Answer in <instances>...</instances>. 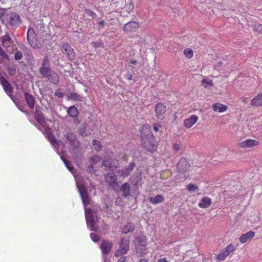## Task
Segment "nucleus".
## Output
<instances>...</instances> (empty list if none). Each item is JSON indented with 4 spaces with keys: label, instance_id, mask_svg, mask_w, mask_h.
Here are the masks:
<instances>
[{
    "label": "nucleus",
    "instance_id": "1",
    "mask_svg": "<svg viewBox=\"0 0 262 262\" xmlns=\"http://www.w3.org/2000/svg\"><path fill=\"white\" fill-rule=\"evenodd\" d=\"M141 146L147 152L152 154L157 150L158 143L151 132L150 126L143 125L141 129Z\"/></svg>",
    "mask_w": 262,
    "mask_h": 262
},
{
    "label": "nucleus",
    "instance_id": "2",
    "mask_svg": "<svg viewBox=\"0 0 262 262\" xmlns=\"http://www.w3.org/2000/svg\"><path fill=\"white\" fill-rule=\"evenodd\" d=\"M78 189L82 203L85 207V217L87 226L90 227L91 231H96L97 229L95 227L94 217L92 209L85 208L90 203L87 189L84 185L80 186Z\"/></svg>",
    "mask_w": 262,
    "mask_h": 262
},
{
    "label": "nucleus",
    "instance_id": "3",
    "mask_svg": "<svg viewBox=\"0 0 262 262\" xmlns=\"http://www.w3.org/2000/svg\"><path fill=\"white\" fill-rule=\"evenodd\" d=\"M134 244L136 253L140 256H142L147 253L146 249L147 244V238L145 235H141L135 237Z\"/></svg>",
    "mask_w": 262,
    "mask_h": 262
},
{
    "label": "nucleus",
    "instance_id": "4",
    "mask_svg": "<svg viewBox=\"0 0 262 262\" xmlns=\"http://www.w3.org/2000/svg\"><path fill=\"white\" fill-rule=\"evenodd\" d=\"M130 241L126 237H121L119 242V248L114 253L115 256L119 257L126 254L129 250Z\"/></svg>",
    "mask_w": 262,
    "mask_h": 262
},
{
    "label": "nucleus",
    "instance_id": "5",
    "mask_svg": "<svg viewBox=\"0 0 262 262\" xmlns=\"http://www.w3.org/2000/svg\"><path fill=\"white\" fill-rule=\"evenodd\" d=\"M43 77L47 78L52 83L58 85L59 83V77L58 74L51 69L43 70L41 74Z\"/></svg>",
    "mask_w": 262,
    "mask_h": 262
},
{
    "label": "nucleus",
    "instance_id": "6",
    "mask_svg": "<svg viewBox=\"0 0 262 262\" xmlns=\"http://www.w3.org/2000/svg\"><path fill=\"white\" fill-rule=\"evenodd\" d=\"M37 34L35 32L34 29L29 27L28 29L27 39L30 46L34 49H39L40 47L37 43L36 39Z\"/></svg>",
    "mask_w": 262,
    "mask_h": 262
},
{
    "label": "nucleus",
    "instance_id": "7",
    "mask_svg": "<svg viewBox=\"0 0 262 262\" xmlns=\"http://www.w3.org/2000/svg\"><path fill=\"white\" fill-rule=\"evenodd\" d=\"M104 179L109 187L115 189L119 186L117 182V177L114 173H107L104 175Z\"/></svg>",
    "mask_w": 262,
    "mask_h": 262
},
{
    "label": "nucleus",
    "instance_id": "8",
    "mask_svg": "<svg viewBox=\"0 0 262 262\" xmlns=\"http://www.w3.org/2000/svg\"><path fill=\"white\" fill-rule=\"evenodd\" d=\"M65 141L70 142L71 148L77 149L79 146V142L76 136L72 132H68L64 135Z\"/></svg>",
    "mask_w": 262,
    "mask_h": 262
},
{
    "label": "nucleus",
    "instance_id": "9",
    "mask_svg": "<svg viewBox=\"0 0 262 262\" xmlns=\"http://www.w3.org/2000/svg\"><path fill=\"white\" fill-rule=\"evenodd\" d=\"M188 160L186 158H182L178 162L177 168L179 172L185 173L188 171L190 168Z\"/></svg>",
    "mask_w": 262,
    "mask_h": 262
},
{
    "label": "nucleus",
    "instance_id": "10",
    "mask_svg": "<svg viewBox=\"0 0 262 262\" xmlns=\"http://www.w3.org/2000/svg\"><path fill=\"white\" fill-rule=\"evenodd\" d=\"M7 21L13 27L17 28L21 23V19L19 15L15 12H11L9 14Z\"/></svg>",
    "mask_w": 262,
    "mask_h": 262
},
{
    "label": "nucleus",
    "instance_id": "11",
    "mask_svg": "<svg viewBox=\"0 0 262 262\" xmlns=\"http://www.w3.org/2000/svg\"><path fill=\"white\" fill-rule=\"evenodd\" d=\"M166 111V106L162 103H158L155 107V116L159 120H163Z\"/></svg>",
    "mask_w": 262,
    "mask_h": 262
},
{
    "label": "nucleus",
    "instance_id": "12",
    "mask_svg": "<svg viewBox=\"0 0 262 262\" xmlns=\"http://www.w3.org/2000/svg\"><path fill=\"white\" fill-rule=\"evenodd\" d=\"M135 166V163L134 162H130L128 166H125L123 169H118L117 173L123 178H126L133 171Z\"/></svg>",
    "mask_w": 262,
    "mask_h": 262
},
{
    "label": "nucleus",
    "instance_id": "13",
    "mask_svg": "<svg viewBox=\"0 0 262 262\" xmlns=\"http://www.w3.org/2000/svg\"><path fill=\"white\" fill-rule=\"evenodd\" d=\"M113 244L106 239H103L99 248L101 250L102 254L108 255L111 252Z\"/></svg>",
    "mask_w": 262,
    "mask_h": 262
},
{
    "label": "nucleus",
    "instance_id": "14",
    "mask_svg": "<svg viewBox=\"0 0 262 262\" xmlns=\"http://www.w3.org/2000/svg\"><path fill=\"white\" fill-rule=\"evenodd\" d=\"M139 24L135 21H130L124 25L123 30L125 32H135L139 28Z\"/></svg>",
    "mask_w": 262,
    "mask_h": 262
},
{
    "label": "nucleus",
    "instance_id": "15",
    "mask_svg": "<svg viewBox=\"0 0 262 262\" xmlns=\"http://www.w3.org/2000/svg\"><path fill=\"white\" fill-rule=\"evenodd\" d=\"M118 161L111 158L107 159L104 158L102 164V165L104 166L108 170H113L116 169L118 167Z\"/></svg>",
    "mask_w": 262,
    "mask_h": 262
},
{
    "label": "nucleus",
    "instance_id": "16",
    "mask_svg": "<svg viewBox=\"0 0 262 262\" xmlns=\"http://www.w3.org/2000/svg\"><path fill=\"white\" fill-rule=\"evenodd\" d=\"M43 134L48 138V139L50 141L51 144L52 145H53L54 146H59L58 141L56 140L54 134L52 133L50 128L49 127H45L44 131H43Z\"/></svg>",
    "mask_w": 262,
    "mask_h": 262
},
{
    "label": "nucleus",
    "instance_id": "17",
    "mask_svg": "<svg viewBox=\"0 0 262 262\" xmlns=\"http://www.w3.org/2000/svg\"><path fill=\"white\" fill-rule=\"evenodd\" d=\"M62 48L64 50L67 57L69 60H73L76 56L74 49L72 47L67 43H64L62 45Z\"/></svg>",
    "mask_w": 262,
    "mask_h": 262
},
{
    "label": "nucleus",
    "instance_id": "18",
    "mask_svg": "<svg viewBox=\"0 0 262 262\" xmlns=\"http://www.w3.org/2000/svg\"><path fill=\"white\" fill-rule=\"evenodd\" d=\"M34 116L36 121L40 124L42 125L45 123L44 114L40 111L38 106L35 107Z\"/></svg>",
    "mask_w": 262,
    "mask_h": 262
},
{
    "label": "nucleus",
    "instance_id": "19",
    "mask_svg": "<svg viewBox=\"0 0 262 262\" xmlns=\"http://www.w3.org/2000/svg\"><path fill=\"white\" fill-rule=\"evenodd\" d=\"M1 39L2 40V43L4 48H8L10 45L14 44V41L10 36V35L6 32V33L3 36Z\"/></svg>",
    "mask_w": 262,
    "mask_h": 262
},
{
    "label": "nucleus",
    "instance_id": "20",
    "mask_svg": "<svg viewBox=\"0 0 262 262\" xmlns=\"http://www.w3.org/2000/svg\"><path fill=\"white\" fill-rule=\"evenodd\" d=\"M23 92L24 94L25 99L28 106L31 109L33 108L35 102V100L34 97L33 96V95H32L31 94H30V93H28L26 91H23Z\"/></svg>",
    "mask_w": 262,
    "mask_h": 262
},
{
    "label": "nucleus",
    "instance_id": "21",
    "mask_svg": "<svg viewBox=\"0 0 262 262\" xmlns=\"http://www.w3.org/2000/svg\"><path fill=\"white\" fill-rule=\"evenodd\" d=\"M258 144V142L253 139H246L239 143V147L242 148H251Z\"/></svg>",
    "mask_w": 262,
    "mask_h": 262
},
{
    "label": "nucleus",
    "instance_id": "22",
    "mask_svg": "<svg viewBox=\"0 0 262 262\" xmlns=\"http://www.w3.org/2000/svg\"><path fill=\"white\" fill-rule=\"evenodd\" d=\"M254 235L255 233L253 231H249L246 233L241 235L239 238V241L241 243L244 244L247 242L250 241Z\"/></svg>",
    "mask_w": 262,
    "mask_h": 262
},
{
    "label": "nucleus",
    "instance_id": "23",
    "mask_svg": "<svg viewBox=\"0 0 262 262\" xmlns=\"http://www.w3.org/2000/svg\"><path fill=\"white\" fill-rule=\"evenodd\" d=\"M198 117L196 115H192L189 118L184 121V125L187 128L192 126L198 121Z\"/></svg>",
    "mask_w": 262,
    "mask_h": 262
},
{
    "label": "nucleus",
    "instance_id": "24",
    "mask_svg": "<svg viewBox=\"0 0 262 262\" xmlns=\"http://www.w3.org/2000/svg\"><path fill=\"white\" fill-rule=\"evenodd\" d=\"M212 204L211 199L207 196L203 197L198 204V206L201 208H207Z\"/></svg>",
    "mask_w": 262,
    "mask_h": 262
},
{
    "label": "nucleus",
    "instance_id": "25",
    "mask_svg": "<svg viewBox=\"0 0 262 262\" xmlns=\"http://www.w3.org/2000/svg\"><path fill=\"white\" fill-rule=\"evenodd\" d=\"M120 190L122 192V196L124 198H127L129 197L130 194V187L128 183H124L120 188Z\"/></svg>",
    "mask_w": 262,
    "mask_h": 262
},
{
    "label": "nucleus",
    "instance_id": "26",
    "mask_svg": "<svg viewBox=\"0 0 262 262\" xmlns=\"http://www.w3.org/2000/svg\"><path fill=\"white\" fill-rule=\"evenodd\" d=\"M251 105L256 107L262 105V93L258 94L251 100Z\"/></svg>",
    "mask_w": 262,
    "mask_h": 262
},
{
    "label": "nucleus",
    "instance_id": "27",
    "mask_svg": "<svg viewBox=\"0 0 262 262\" xmlns=\"http://www.w3.org/2000/svg\"><path fill=\"white\" fill-rule=\"evenodd\" d=\"M164 196L161 194H158L156 195L155 197L148 198L149 202L153 205H157L160 203H162L164 201Z\"/></svg>",
    "mask_w": 262,
    "mask_h": 262
},
{
    "label": "nucleus",
    "instance_id": "28",
    "mask_svg": "<svg viewBox=\"0 0 262 262\" xmlns=\"http://www.w3.org/2000/svg\"><path fill=\"white\" fill-rule=\"evenodd\" d=\"M135 230L134 224L131 223H128L124 225L121 229V232L124 234H127L129 232H133Z\"/></svg>",
    "mask_w": 262,
    "mask_h": 262
},
{
    "label": "nucleus",
    "instance_id": "29",
    "mask_svg": "<svg viewBox=\"0 0 262 262\" xmlns=\"http://www.w3.org/2000/svg\"><path fill=\"white\" fill-rule=\"evenodd\" d=\"M212 108L215 112L222 113L227 110V106L220 103L216 102L213 104Z\"/></svg>",
    "mask_w": 262,
    "mask_h": 262
},
{
    "label": "nucleus",
    "instance_id": "30",
    "mask_svg": "<svg viewBox=\"0 0 262 262\" xmlns=\"http://www.w3.org/2000/svg\"><path fill=\"white\" fill-rule=\"evenodd\" d=\"M48 69H51L50 68V61L47 56H45L43 58L42 62V66L39 68V71L41 74L43 73V70Z\"/></svg>",
    "mask_w": 262,
    "mask_h": 262
},
{
    "label": "nucleus",
    "instance_id": "31",
    "mask_svg": "<svg viewBox=\"0 0 262 262\" xmlns=\"http://www.w3.org/2000/svg\"><path fill=\"white\" fill-rule=\"evenodd\" d=\"M68 114L70 117L76 118L79 115V111L77 107L75 106H70L68 111Z\"/></svg>",
    "mask_w": 262,
    "mask_h": 262
},
{
    "label": "nucleus",
    "instance_id": "32",
    "mask_svg": "<svg viewBox=\"0 0 262 262\" xmlns=\"http://www.w3.org/2000/svg\"><path fill=\"white\" fill-rule=\"evenodd\" d=\"M69 99L73 100L74 101H78L82 102L83 101V97L80 95L79 94L76 93H71L68 96Z\"/></svg>",
    "mask_w": 262,
    "mask_h": 262
},
{
    "label": "nucleus",
    "instance_id": "33",
    "mask_svg": "<svg viewBox=\"0 0 262 262\" xmlns=\"http://www.w3.org/2000/svg\"><path fill=\"white\" fill-rule=\"evenodd\" d=\"M87 125L86 123H83L78 128L79 134L82 137H88L89 135V133L86 132Z\"/></svg>",
    "mask_w": 262,
    "mask_h": 262
},
{
    "label": "nucleus",
    "instance_id": "34",
    "mask_svg": "<svg viewBox=\"0 0 262 262\" xmlns=\"http://www.w3.org/2000/svg\"><path fill=\"white\" fill-rule=\"evenodd\" d=\"M17 66L16 64H11L7 67V70L10 76H13L16 74Z\"/></svg>",
    "mask_w": 262,
    "mask_h": 262
},
{
    "label": "nucleus",
    "instance_id": "35",
    "mask_svg": "<svg viewBox=\"0 0 262 262\" xmlns=\"http://www.w3.org/2000/svg\"><path fill=\"white\" fill-rule=\"evenodd\" d=\"M60 158L68 170L72 172L74 170V167L72 166L71 162L67 160L63 156H61Z\"/></svg>",
    "mask_w": 262,
    "mask_h": 262
},
{
    "label": "nucleus",
    "instance_id": "36",
    "mask_svg": "<svg viewBox=\"0 0 262 262\" xmlns=\"http://www.w3.org/2000/svg\"><path fill=\"white\" fill-rule=\"evenodd\" d=\"M227 256L228 255L225 252L224 250L222 249L220 251V253L216 255V259L221 261L224 260Z\"/></svg>",
    "mask_w": 262,
    "mask_h": 262
},
{
    "label": "nucleus",
    "instance_id": "37",
    "mask_svg": "<svg viewBox=\"0 0 262 262\" xmlns=\"http://www.w3.org/2000/svg\"><path fill=\"white\" fill-rule=\"evenodd\" d=\"M225 251V252L228 255H229L231 253H233L235 250V247L232 245L230 244L226 247L224 249H223Z\"/></svg>",
    "mask_w": 262,
    "mask_h": 262
},
{
    "label": "nucleus",
    "instance_id": "38",
    "mask_svg": "<svg viewBox=\"0 0 262 262\" xmlns=\"http://www.w3.org/2000/svg\"><path fill=\"white\" fill-rule=\"evenodd\" d=\"M92 144L95 147V149L96 151H99L102 149V145L101 142L97 140H93L92 141Z\"/></svg>",
    "mask_w": 262,
    "mask_h": 262
},
{
    "label": "nucleus",
    "instance_id": "39",
    "mask_svg": "<svg viewBox=\"0 0 262 262\" xmlns=\"http://www.w3.org/2000/svg\"><path fill=\"white\" fill-rule=\"evenodd\" d=\"M187 189L190 192H193L198 190L199 189L198 186L193 184L192 183H190L187 186Z\"/></svg>",
    "mask_w": 262,
    "mask_h": 262
},
{
    "label": "nucleus",
    "instance_id": "40",
    "mask_svg": "<svg viewBox=\"0 0 262 262\" xmlns=\"http://www.w3.org/2000/svg\"><path fill=\"white\" fill-rule=\"evenodd\" d=\"M253 31L258 33H262V24H255L253 25Z\"/></svg>",
    "mask_w": 262,
    "mask_h": 262
},
{
    "label": "nucleus",
    "instance_id": "41",
    "mask_svg": "<svg viewBox=\"0 0 262 262\" xmlns=\"http://www.w3.org/2000/svg\"><path fill=\"white\" fill-rule=\"evenodd\" d=\"M184 55L188 57L189 59L191 58L193 56V51L190 49H186L184 50Z\"/></svg>",
    "mask_w": 262,
    "mask_h": 262
},
{
    "label": "nucleus",
    "instance_id": "42",
    "mask_svg": "<svg viewBox=\"0 0 262 262\" xmlns=\"http://www.w3.org/2000/svg\"><path fill=\"white\" fill-rule=\"evenodd\" d=\"M84 11H85V13L88 15L92 17L93 18H95L97 17L96 13L90 9H85Z\"/></svg>",
    "mask_w": 262,
    "mask_h": 262
},
{
    "label": "nucleus",
    "instance_id": "43",
    "mask_svg": "<svg viewBox=\"0 0 262 262\" xmlns=\"http://www.w3.org/2000/svg\"><path fill=\"white\" fill-rule=\"evenodd\" d=\"M90 237L91 239L95 243H97L100 240L99 236L96 233L92 232L90 233Z\"/></svg>",
    "mask_w": 262,
    "mask_h": 262
},
{
    "label": "nucleus",
    "instance_id": "44",
    "mask_svg": "<svg viewBox=\"0 0 262 262\" xmlns=\"http://www.w3.org/2000/svg\"><path fill=\"white\" fill-rule=\"evenodd\" d=\"M101 160L100 157L97 155H95L91 158V162L96 164L99 162Z\"/></svg>",
    "mask_w": 262,
    "mask_h": 262
},
{
    "label": "nucleus",
    "instance_id": "45",
    "mask_svg": "<svg viewBox=\"0 0 262 262\" xmlns=\"http://www.w3.org/2000/svg\"><path fill=\"white\" fill-rule=\"evenodd\" d=\"M202 84L204 87L207 88L208 86H212L213 83L211 80L207 81L206 79H203L202 81Z\"/></svg>",
    "mask_w": 262,
    "mask_h": 262
},
{
    "label": "nucleus",
    "instance_id": "46",
    "mask_svg": "<svg viewBox=\"0 0 262 262\" xmlns=\"http://www.w3.org/2000/svg\"><path fill=\"white\" fill-rule=\"evenodd\" d=\"M17 107L19 111H20L21 112L25 114L26 115H28L29 114L28 111H25L24 110L25 107L24 105L22 104L21 103L19 104H18Z\"/></svg>",
    "mask_w": 262,
    "mask_h": 262
},
{
    "label": "nucleus",
    "instance_id": "47",
    "mask_svg": "<svg viewBox=\"0 0 262 262\" xmlns=\"http://www.w3.org/2000/svg\"><path fill=\"white\" fill-rule=\"evenodd\" d=\"M23 57V54L20 51H17L14 55V59L16 60H20Z\"/></svg>",
    "mask_w": 262,
    "mask_h": 262
},
{
    "label": "nucleus",
    "instance_id": "48",
    "mask_svg": "<svg viewBox=\"0 0 262 262\" xmlns=\"http://www.w3.org/2000/svg\"><path fill=\"white\" fill-rule=\"evenodd\" d=\"M124 78L129 81H130L133 79L132 75L129 71H127L124 75Z\"/></svg>",
    "mask_w": 262,
    "mask_h": 262
},
{
    "label": "nucleus",
    "instance_id": "49",
    "mask_svg": "<svg viewBox=\"0 0 262 262\" xmlns=\"http://www.w3.org/2000/svg\"><path fill=\"white\" fill-rule=\"evenodd\" d=\"M223 65V62L222 61H218L214 65V69L215 70H217L218 68L222 67Z\"/></svg>",
    "mask_w": 262,
    "mask_h": 262
},
{
    "label": "nucleus",
    "instance_id": "50",
    "mask_svg": "<svg viewBox=\"0 0 262 262\" xmlns=\"http://www.w3.org/2000/svg\"><path fill=\"white\" fill-rule=\"evenodd\" d=\"M173 148L176 151H178L181 149V145L179 143H174L173 145Z\"/></svg>",
    "mask_w": 262,
    "mask_h": 262
},
{
    "label": "nucleus",
    "instance_id": "51",
    "mask_svg": "<svg viewBox=\"0 0 262 262\" xmlns=\"http://www.w3.org/2000/svg\"><path fill=\"white\" fill-rule=\"evenodd\" d=\"M6 11H7V9L6 8H3L0 7V18L1 19L4 16Z\"/></svg>",
    "mask_w": 262,
    "mask_h": 262
},
{
    "label": "nucleus",
    "instance_id": "52",
    "mask_svg": "<svg viewBox=\"0 0 262 262\" xmlns=\"http://www.w3.org/2000/svg\"><path fill=\"white\" fill-rule=\"evenodd\" d=\"M36 28L39 29L41 31L44 32L45 25L42 23H38L36 26Z\"/></svg>",
    "mask_w": 262,
    "mask_h": 262
},
{
    "label": "nucleus",
    "instance_id": "53",
    "mask_svg": "<svg viewBox=\"0 0 262 262\" xmlns=\"http://www.w3.org/2000/svg\"><path fill=\"white\" fill-rule=\"evenodd\" d=\"M103 45L102 42H93L92 45L94 48H98L99 47H101Z\"/></svg>",
    "mask_w": 262,
    "mask_h": 262
},
{
    "label": "nucleus",
    "instance_id": "54",
    "mask_svg": "<svg viewBox=\"0 0 262 262\" xmlns=\"http://www.w3.org/2000/svg\"><path fill=\"white\" fill-rule=\"evenodd\" d=\"M88 169L89 171L92 173H95L96 172V170L94 168V166L92 164H90L88 166Z\"/></svg>",
    "mask_w": 262,
    "mask_h": 262
},
{
    "label": "nucleus",
    "instance_id": "55",
    "mask_svg": "<svg viewBox=\"0 0 262 262\" xmlns=\"http://www.w3.org/2000/svg\"><path fill=\"white\" fill-rule=\"evenodd\" d=\"M140 180H141L140 177H137L136 178H135V180L133 181L134 185L135 186H137L140 181Z\"/></svg>",
    "mask_w": 262,
    "mask_h": 262
},
{
    "label": "nucleus",
    "instance_id": "56",
    "mask_svg": "<svg viewBox=\"0 0 262 262\" xmlns=\"http://www.w3.org/2000/svg\"><path fill=\"white\" fill-rule=\"evenodd\" d=\"M54 95L56 97H58V98H61L63 97V93L62 92L56 91L54 93Z\"/></svg>",
    "mask_w": 262,
    "mask_h": 262
},
{
    "label": "nucleus",
    "instance_id": "57",
    "mask_svg": "<svg viewBox=\"0 0 262 262\" xmlns=\"http://www.w3.org/2000/svg\"><path fill=\"white\" fill-rule=\"evenodd\" d=\"M108 229H109L108 226L107 225H104V226L103 227V228H102V232L104 234H106L108 233Z\"/></svg>",
    "mask_w": 262,
    "mask_h": 262
},
{
    "label": "nucleus",
    "instance_id": "58",
    "mask_svg": "<svg viewBox=\"0 0 262 262\" xmlns=\"http://www.w3.org/2000/svg\"><path fill=\"white\" fill-rule=\"evenodd\" d=\"M161 125L159 123H156L153 126V129L155 132H158L159 130V128L161 127Z\"/></svg>",
    "mask_w": 262,
    "mask_h": 262
},
{
    "label": "nucleus",
    "instance_id": "59",
    "mask_svg": "<svg viewBox=\"0 0 262 262\" xmlns=\"http://www.w3.org/2000/svg\"><path fill=\"white\" fill-rule=\"evenodd\" d=\"M126 257V256H121L120 258L118 259L117 262H126L125 261Z\"/></svg>",
    "mask_w": 262,
    "mask_h": 262
},
{
    "label": "nucleus",
    "instance_id": "60",
    "mask_svg": "<svg viewBox=\"0 0 262 262\" xmlns=\"http://www.w3.org/2000/svg\"><path fill=\"white\" fill-rule=\"evenodd\" d=\"M103 257V262H107L108 260V255L102 254Z\"/></svg>",
    "mask_w": 262,
    "mask_h": 262
},
{
    "label": "nucleus",
    "instance_id": "61",
    "mask_svg": "<svg viewBox=\"0 0 262 262\" xmlns=\"http://www.w3.org/2000/svg\"><path fill=\"white\" fill-rule=\"evenodd\" d=\"M13 102L15 103L16 106H18V104H19L20 103V101L16 98L13 100Z\"/></svg>",
    "mask_w": 262,
    "mask_h": 262
},
{
    "label": "nucleus",
    "instance_id": "62",
    "mask_svg": "<svg viewBox=\"0 0 262 262\" xmlns=\"http://www.w3.org/2000/svg\"><path fill=\"white\" fill-rule=\"evenodd\" d=\"M39 130H41V127L39 125L37 124L34 121L31 122Z\"/></svg>",
    "mask_w": 262,
    "mask_h": 262
},
{
    "label": "nucleus",
    "instance_id": "63",
    "mask_svg": "<svg viewBox=\"0 0 262 262\" xmlns=\"http://www.w3.org/2000/svg\"><path fill=\"white\" fill-rule=\"evenodd\" d=\"M158 262H168L165 258H160L158 259Z\"/></svg>",
    "mask_w": 262,
    "mask_h": 262
},
{
    "label": "nucleus",
    "instance_id": "64",
    "mask_svg": "<svg viewBox=\"0 0 262 262\" xmlns=\"http://www.w3.org/2000/svg\"><path fill=\"white\" fill-rule=\"evenodd\" d=\"M99 25L101 26V27H103L105 25V22L104 20H101L99 23Z\"/></svg>",
    "mask_w": 262,
    "mask_h": 262
}]
</instances>
